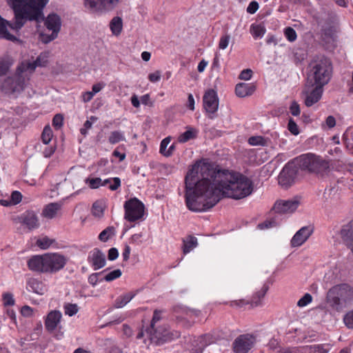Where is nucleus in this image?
<instances>
[{"label": "nucleus", "mask_w": 353, "mask_h": 353, "mask_svg": "<svg viewBox=\"0 0 353 353\" xmlns=\"http://www.w3.org/2000/svg\"><path fill=\"white\" fill-rule=\"evenodd\" d=\"M185 204L193 212L213 208L223 196L241 199L251 194L252 182L228 170H219L203 161L194 164L185 179Z\"/></svg>", "instance_id": "f257e3e1"}, {"label": "nucleus", "mask_w": 353, "mask_h": 353, "mask_svg": "<svg viewBox=\"0 0 353 353\" xmlns=\"http://www.w3.org/2000/svg\"><path fill=\"white\" fill-rule=\"evenodd\" d=\"M67 262L68 259L64 255L58 252H48L32 256L27 261V265L33 272L54 274L62 270Z\"/></svg>", "instance_id": "f03ea898"}, {"label": "nucleus", "mask_w": 353, "mask_h": 353, "mask_svg": "<svg viewBox=\"0 0 353 353\" xmlns=\"http://www.w3.org/2000/svg\"><path fill=\"white\" fill-rule=\"evenodd\" d=\"M309 68L306 80L308 85L324 87L329 83L332 74V65L329 59L318 57L310 62Z\"/></svg>", "instance_id": "7ed1b4c3"}, {"label": "nucleus", "mask_w": 353, "mask_h": 353, "mask_svg": "<svg viewBox=\"0 0 353 353\" xmlns=\"http://www.w3.org/2000/svg\"><path fill=\"white\" fill-rule=\"evenodd\" d=\"M325 300L332 309L341 312L353 303V287L348 283L335 285L327 291Z\"/></svg>", "instance_id": "20e7f679"}, {"label": "nucleus", "mask_w": 353, "mask_h": 353, "mask_svg": "<svg viewBox=\"0 0 353 353\" xmlns=\"http://www.w3.org/2000/svg\"><path fill=\"white\" fill-rule=\"evenodd\" d=\"M6 1L14 12V22L10 23L0 16V39L14 41L17 38L8 31L7 26L15 30H19L22 27V0H6Z\"/></svg>", "instance_id": "39448f33"}, {"label": "nucleus", "mask_w": 353, "mask_h": 353, "mask_svg": "<svg viewBox=\"0 0 353 353\" xmlns=\"http://www.w3.org/2000/svg\"><path fill=\"white\" fill-rule=\"evenodd\" d=\"M48 1L49 0H23V21H43V10Z\"/></svg>", "instance_id": "423d86ee"}, {"label": "nucleus", "mask_w": 353, "mask_h": 353, "mask_svg": "<svg viewBox=\"0 0 353 353\" xmlns=\"http://www.w3.org/2000/svg\"><path fill=\"white\" fill-rule=\"evenodd\" d=\"M124 218L130 222L141 219L144 214L143 203L137 198L130 199L124 203Z\"/></svg>", "instance_id": "0eeeda50"}, {"label": "nucleus", "mask_w": 353, "mask_h": 353, "mask_svg": "<svg viewBox=\"0 0 353 353\" xmlns=\"http://www.w3.org/2000/svg\"><path fill=\"white\" fill-rule=\"evenodd\" d=\"M22 63L17 68L16 74L6 77L2 82L1 90L6 94H14L19 92L22 88Z\"/></svg>", "instance_id": "6e6552de"}, {"label": "nucleus", "mask_w": 353, "mask_h": 353, "mask_svg": "<svg viewBox=\"0 0 353 353\" xmlns=\"http://www.w3.org/2000/svg\"><path fill=\"white\" fill-rule=\"evenodd\" d=\"M299 168L294 160L288 162L279 175V183L283 188H288L292 185L297 176Z\"/></svg>", "instance_id": "1a4fd4ad"}, {"label": "nucleus", "mask_w": 353, "mask_h": 353, "mask_svg": "<svg viewBox=\"0 0 353 353\" xmlns=\"http://www.w3.org/2000/svg\"><path fill=\"white\" fill-rule=\"evenodd\" d=\"M323 93V87L317 85H308L306 82L301 93L304 97L305 105L307 107L312 106L321 99Z\"/></svg>", "instance_id": "9d476101"}, {"label": "nucleus", "mask_w": 353, "mask_h": 353, "mask_svg": "<svg viewBox=\"0 0 353 353\" xmlns=\"http://www.w3.org/2000/svg\"><path fill=\"white\" fill-rule=\"evenodd\" d=\"M255 343V338L251 334L239 336L233 342L234 353H248Z\"/></svg>", "instance_id": "9b49d317"}, {"label": "nucleus", "mask_w": 353, "mask_h": 353, "mask_svg": "<svg viewBox=\"0 0 353 353\" xmlns=\"http://www.w3.org/2000/svg\"><path fill=\"white\" fill-rule=\"evenodd\" d=\"M145 332L149 339L157 344H162L172 339L168 330L159 325L154 330L146 329Z\"/></svg>", "instance_id": "f8f14e48"}, {"label": "nucleus", "mask_w": 353, "mask_h": 353, "mask_svg": "<svg viewBox=\"0 0 353 353\" xmlns=\"http://www.w3.org/2000/svg\"><path fill=\"white\" fill-rule=\"evenodd\" d=\"M203 107L205 111L210 114L209 118L213 119L214 114L219 108V99L216 91L212 89L205 92L203 97Z\"/></svg>", "instance_id": "ddd939ff"}, {"label": "nucleus", "mask_w": 353, "mask_h": 353, "mask_svg": "<svg viewBox=\"0 0 353 353\" xmlns=\"http://www.w3.org/2000/svg\"><path fill=\"white\" fill-rule=\"evenodd\" d=\"M299 204L300 201L297 198L280 200L274 203L272 209L279 214L292 213L298 208Z\"/></svg>", "instance_id": "4468645a"}, {"label": "nucleus", "mask_w": 353, "mask_h": 353, "mask_svg": "<svg viewBox=\"0 0 353 353\" xmlns=\"http://www.w3.org/2000/svg\"><path fill=\"white\" fill-rule=\"evenodd\" d=\"M120 0H85V8L92 11H97L101 9L111 10L119 3Z\"/></svg>", "instance_id": "2eb2a0df"}, {"label": "nucleus", "mask_w": 353, "mask_h": 353, "mask_svg": "<svg viewBox=\"0 0 353 353\" xmlns=\"http://www.w3.org/2000/svg\"><path fill=\"white\" fill-rule=\"evenodd\" d=\"M319 156L312 153L302 154L295 158L294 163H296L299 169L301 170H307L312 172L313 168L315 165L316 161Z\"/></svg>", "instance_id": "dca6fc26"}, {"label": "nucleus", "mask_w": 353, "mask_h": 353, "mask_svg": "<svg viewBox=\"0 0 353 353\" xmlns=\"http://www.w3.org/2000/svg\"><path fill=\"white\" fill-rule=\"evenodd\" d=\"M88 261L94 270H99L106 264L105 255L99 249L94 248L89 252Z\"/></svg>", "instance_id": "f3484780"}, {"label": "nucleus", "mask_w": 353, "mask_h": 353, "mask_svg": "<svg viewBox=\"0 0 353 353\" xmlns=\"http://www.w3.org/2000/svg\"><path fill=\"white\" fill-rule=\"evenodd\" d=\"M313 230L310 226H305L297 231L291 239L292 247H299L303 244L312 234Z\"/></svg>", "instance_id": "a211bd4d"}, {"label": "nucleus", "mask_w": 353, "mask_h": 353, "mask_svg": "<svg viewBox=\"0 0 353 353\" xmlns=\"http://www.w3.org/2000/svg\"><path fill=\"white\" fill-rule=\"evenodd\" d=\"M48 62V52H41L37 59L32 62H28L26 64L23 63V72H33L37 67H45Z\"/></svg>", "instance_id": "6ab92c4d"}, {"label": "nucleus", "mask_w": 353, "mask_h": 353, "mask_svg": "<svg viewBox=\"0 0 353 353\" xmlns=\"http://www.w3.org/2000/svg\"><path fill=\"white\" fill-rule=\"evenodd\" d=\"M62 314L59 310H52L48 313L45 321V327L49 332H53L60 323Z\"/></svg>", "instance_id": "aec40b11"}, {"label": "nucleus", "mask_w": 353, "mask_h": 353, "mask_svg": "<svg viewBox=\"0 0 353 353\" xmlns=\"http://www.w3.org/2000/svg\"><path fill=\"white\" fill-rule=\"evenodd\" d=\"M45 26L48 30L58 34L61 26L60 17L54 13L50 14L45 20Z\"/></svg>", "instance_id": "412c9836"}, {"label": "nucleus", "mask_w": 353, "mask_h": 353, "mask_svg": "<svg viewBox=\"0 0 353 353\" xmlns=\"http://www.w3.org/2000/svg\"><path fill=\"white\" fill-rule=\"evenodd\" d=\"M39 221L37 213L34 211H26L23 215V225H25L28 230H32L39 227Z\"/></svg>", "instance_id": "4be33fe9"}, {"label": "nucleus", "mask_w": 353, "mask_h": 353, "mask_svg": "<svg viewBox=\"0 0 353 353\" xmlns=\"http://www.w3.org/2000/svg\"><path fill=\"white\" fill-rule=\"evenodd\" d=\"M26 288L29 291L38 294H43L46 292V285L39 279L30 278L27 281Z\"/></svg>", "instance_id": "5701e85b"}, {"label": "nucleus", "mask_w": 353, "mask_h": 353, "mask_svg": "<svg viewBox=\"0 0 353 353\" xmlns=\"http://www.w3.org/2000/svg\"><path fill=\"white\" fill-rule=\"evenodd\" d=\"M330 172V163L323 159L321 157H318L315 165L313 168L312 172L323 177Z\"/></svg>", "instance_id": "b1692460"}, {"label": "nucleus", "mask_w": 353, "mask_h": 353, "mask_svg": "<svg viewBox=\"0 0 353 353\" xmlns=\"http://www.w3.org/2000/svg\"><path fill=\"white\" fill-rule=\"evenodd\" d=\"M255 86L245 83H239L236 85L235 93L239 97H245L253 94Z\"/></svg>", "instance_id": "393cba45"}, {"label": "nucleus", "mask_w": 353, "mask_h": 353, "mask_svg": "<svg viewBox=\"0 0 353 353\" xmlns=\"http://www.w3.org/2000/svg\"><path fill=\"white\" fill-rule=\"evenodd\" d=\"M341 236L345 243L348 246L353 242V222L343 226L340 232Z\"/></svg>", "instance_id": "a878e982"}, {"label": "nucleus", "mask_w": 353, "mask_h": 353, "mask_svg": "<svg viewBox=\"0 0 353 353\" xmlns=\"http://www.w3.org/2000/svg\"><path fill=\"white\" fill-rule=\"evenodd\" d=\"M269 290V285L265 283L261 289L256 292L252 296L250 301H249V304L251 305L252 307H257L261 305V301L263 297L265 296L266 292Z\"/></svg>", "instance_id": "bb28decb"}, {"label": "nucleus", "mask_w": 353, "mask_h": 353, "mask_svg": "<svg viewBox=\"0 0 353 353\" xmlns=\"http://www.w3.org/2000/svg\"><path fill=\"white\" fill-rule=\"evenodd\" d=\"M22 200V194L19 191L14 190L11 193L10 196L7 199H1L0 204L5 207L15 205Z\"/></svg>", "instance_id": "cd10ccee"}, {"label": "nucleus", "mask_w": 353, "mask_h": 353, "mask_svg": "<svg viewBox=\"0 0 353 353\" xmlns=\"http://www.w3.org/2000/svg\"><path fill=\"white\" fill-rule=\"evenodd\" d=\"M110 29L113 35L118 37L123 30V20L120 17H114L110 22Z\"/></svg>", "instance_id": "c85d7f7f"}, {"label": "nucleus", "mask_w": 353, "mask_h": 353, "mask_svg": "<svg viewBox=\"0 0 353 353\" xmlns=\"http://www.w3.org/2000/svg\"><path fill=\"white\" fill-rule=\"evenodd\" d=\"M61 205L58 203H49L44 208L42 214L46 218L53 219L61 209Z\"/></svg>", "instance_id": "c756f323"}, {"label": "nucleus", "mask_w": 353, "mask_h": 353, "mask_svg": "<svg viewBox=\"0 0 353 353\" xmlns=\"http://www.w3.org/2000/svg\"><path fill=\"white\" fill-rule=\"evenodd\" d=\"M198 245L197 239L192 235L188 236L185 239H183V252L184 254L189 253Z\"/></svg>", "instance_id": "7c9ffc66"}, {"label": "nucleus", "mask_w": 353, "mask_h": 353, "mask_svg": "<svg viewBox=\"0 0 353 353\" xmlns=\"http://www.w3.org/2000/svg\"><path fill=\"white\" fill-rule=\"evenodd\" d=\"M134 296V294L130 292L121 296H119L116 299L114 303V307L116 308H121L129 303Z\"/></svg>", "instance_id": "2f4dec72"}, {"label": "nucleus", "mask_w": 353, "mask_h": 353, "mask_svg": "<svg viewBox=\"0 0 353 353\" xmlns=\"http://www.w3.org/2000/svg\"><path fill=\"white\" fill-rule=\"evenodd\" d=\"M196 130L192 128H188L187 130L179 135L178 141L180 143H185L196 137Z\"/></svg>", "instance_id": "473e14b6"}, {"label": "nucleus", "mask_w": 353, "mask_h": 353, "mask_svg": "<svg viewBox=\"0 0 353 353\" xmlns=\"http://www.w3.org/2000/svg\"><path fill=\"white\" fill-rule=\"evenodd\" d=\"M265 31V27L261 24H252L250 26V33L254 39L262 38Z\"/></svg>", "instance_id": "72a5a7b5"}, {"label": "nucleus", "mask_w": 353, "mask_h": 353, "mask_svg": "<svg viewBox=\"0 0 353 353\" xmlns=\"http://www.w3.org/2000/svg\"><path fill=\"white\" fill-rule=\"evenodd\" d=\"M124 141H125L124 133L119 130L111 132L108 137L109 143L112 145Z\"/></svg>", "instance_id": "f704fd0d"}, {"label": "nucleus", "mask_w": 353, "mask_h": 353, "mask_svg": "<svg viewBox=\"0 0 353 353\" xmlns=\"http://www.w3.org/2000/svg\"><path fill=\"white\" fill-rule=\"evenodd\" d=\"M115 235L114 227H108L103 230L99 235V239L102 242H106Z\"/></svg>", "instance_id": "c9c22d12"}, {"label": "nucleus", "mask_w": 353, "mask_h": 353, "mask_svg": "<svg viewBox=\"0 0 353 353\" xmlns=\"http://www.w3.org/2000/svg\"><path fill=\"white\" fill-rule=\"evenodd\" d=\"M12 64L13 60L8 57L0 59V76L5 74Z\"/></svg>", "instance_id": "e433bc0d"}, {"label": "nucleus", "mask_w": 353, "mask_h": 353, "mask_svg": "<svg viewBox=\"0 0 353 353\" xmlns=\"http://www.w3.org/2000/svg\"><path fill=\"white\" fill-rule=\"evenodd\" d=\"M55 242L54 239H51L48 236H44L41 239H38L37 240L36 244L42 250L48 249Z\"/></svg>", "instance_id": "4c0bfd02"}, {"label": "nucleus", "mask_w": 353, "mask_h": 353, "mask_svg": "<svg viewBox=\"0 0 353 353\" xmlns=\"http://www.w3.org/2000/svg\"><path fill=\"white\" fill-rule=\"evenodd\" d=\"M53 136L52 130L50 125H46L43 128L41 134V139L44 144H48L52 139Z\"/></svg>", "instance_id": "58836bf2"}, {"label": "nucleus", "mask_w": 353, "mask_h": 353, "mask_svg": "<svg viewBox=\"0 0 353 353\" xmlns=\"http://www.w3.org/2000/svg\"><path fill=\"white\" fill-rule=\"evenodd\" d=\"M122 274L121 270L117 269L108 273L103 278L101 279V281H105L107 282L112 281L119 278Z\"/></svg>", "instance_id": "ea45409f"}, {"label": "nucleus", "mask_w": 353, "mask_h": 353, "mask_svg": "<svg viewBox=\"0 0 353 353\" xmlns=\"http://www.w3.org/2000/svg\"><path fill=\"white\" fill-rule=\"evenodd\" d=\"M64 312L69 316L75 315L79 311V307L75 303H66L63 306Z\"/></svg>", "instance_id": "a19ab883"}, {"label": "nucleus", "mask_w": 353, "mask_h": 353, "mask_svg": "<svg viewBox=\"0 0 353 353\" xmlns=\"http://www.w3.org/2000/svg\"><path fill=\"white\" fill-rule=\"evenodd\" d=\"M330 350L328 344H319L310 346V350L312 353H327Z\"/></svg>", "instance_id": "79ce46f5"}, {"label": "nucleus", "mask_w": 353, "mask_h": 353, "mask_svg": "<svg viewBox=\"0 0 353 353\" xmlns=\"http://www.w3.org/2000/svg\"><path fill=\"white\" fill-rule=\"evenodd\" d=\"M248 143L251 145H265L266 140L261 136H253L248 139Z\"/></svg>", "instance_id": "37998d69"}, {"label": "nucleus", "mask_w": 353, "mask_h": 353, "mask_svg": "<svg viewBox=\"0 0 353 353\" xmlns=\"http://www.w3.org/2000/svg\"><path fill=\"white\" fill-rule=\"evenodd\" d=\"M3 305L4 306H12L14 305L13 294L10 292H4L2 294Z\"/></svg>", "instance_id": "c03bdc74"}, {"label": "nucleus", "mask_w": 353, "mask_h": 353, "mask_svg": "<svg viewBox=\"0 0 353 353\" xmlns=\"http://www.w3.org/2000/svg\"><path fill=\"white\" fill-rule=\"evenodd\" d=\"M85 183L88 184L89 187L92 189H97L101 186L102 180L101 178H88L85 180Z\"/></svg>", "instance_id": "a18cd8bd"}, {"label": "nucleus", "mask_w": 353, "mask_h": 353, "mask_svg": "<svg viewBox=\"0 0 353 353\" xmlns=\"http://www.w3.org/2000/svg\"><path fill=\"white\" fill-rule=\"evenodd\" d=\"M343 320L347 328L353 329V309L344 315Z\"/></svg>", "instance_id": "49530a36"}, {"label": "nucleus", "mask_w": 353, "mask_h": 353, "mask_svg": "<svg viewBox=\"0 0 353 353\" xmlns=\"http://www.w3.org/2000/svg\"><path fill=\"white\" fill-rule=\"evenodd\" d=\"M284 34L286 39L290 42L294 41L297 37L296 31L291 27H288L285 29Z\"/></svg>", "instance_id": "de8ad7c7"}, {"label": "nucleus", "mask_w": 353, "mask_h": 353, "mask_svg": "<svg viewBox=\"0 0 353 353\" xmlns=\"http://www.w3.org/2000/svg\"><path fill=\"white\" fill-rule=\"evenodd\" d=\"M57 35L58 34H56V32H52L50 34L41 32L39 34V39L43 43H48L49 42L55 39L57 37Z\"/></svg>", "instance_id": "09e8293b"}, {"label": "nucleus", "mask_w": 353, "mask_h": 353, "mask_svg": "<svg viewBox=\"0 0 353 353\" xmlns=\"http://www.w3.org/2000/svg\"><path fill=\"white\" fill-rule=\"evenodd\" d=\"M277 225V223L274 219H271L270 220H266L263 223H261L258 225L257 228L260 230H265L275 227Z\"/></svg>", "instance_id": "8fccbe9b"}, {"label": "nucleus", "mask_w": 353, "mask_h": 353, "mask_svg": "<svg viewBox=\"0 0 353 353\" xmlns=\"http://www.w3.org/2000/svg\"><path fill=\"white\" fill-rule=\"evenodd\" d=\"M161 312L155 310L153 313L152 319L150 322V325L147 329H154L156 327V325H158L157 323L161 321Z\"/></svg>", "instance_id": "3c124183"}, {"label": "nucleus", "mask_w": 353, "mask_h": 353, "mask_svg": "<svg viewBox=\"0 0 353 353\" xmlns=\"http://www.w3.org/2000/svg\"><path fill=\"white\" fill-rule=\"evenodd\" d=\"M312 301V296L310 294L306 293L297 302V305L303 307L310 303Z\"/></svg>", "instance_id": "603ef678"}, {"label": "nucleus", "mask_w": 353, "mask_h": 353, "mask_svg": "<svg viewBox=\"0 0 353 353\" xmlns=\"http://www.w3.org/2000/svg\"><path fill=\"white\" fill-rule=\"evenodd\" d=\"M106 271V270L97 273H92L88 276V282L90 285L92 286H95L98 282H101V279H99V276L104 273Z\"/></svg>", "instance_id": "864d4df0"}, {"label": "nucleus", "mask_w": 353, "mask_h": 353, "mask_svg": "<svg viewBox=\"0 0 353 353\" xmlns=\"http://www.w3.org/2000/svg\"><path fill=\"white\" fill-rule=\"evenodd\" d=\"M63 117L61 114H57L52 119V125L56 129H59L63 126Z\"/></svg>", "instance_id": "5fc2aeb1"}, {"label": "nucleus", "mask_w": 353, "mask_h": 353, "mask_svg": "<svg viewBox=\"0 0 353 353\" xmlns=\"http://www.w3.org/2000/svg\"><path fill=\"white\" fill-rule=\"evenodd\" d=\"M288 129L293 135H298L299 134V127L292 118L288 121Z\"/></svg>", "instance_id": "6e6d98bb"}, {"label": "nucleus", "mask_w": 353, "mask_h": 353, "mask_svg": "<svg viewBox=\"0 0 353 353\" xmlns=\"http://www.w3.org/2000/svg\"><path fill=\"white\" fill-rule=\"evenodd\" d=\"M230 36L228 34L222 35L219 42V48L221 50L225 49L230 43Z\"/></svg>", "instance_id": "4d7b16f0"}, {"label": "nucleus", "mask_w": 353, "mask_h": 353, "mask_svg": "<svg viewBox=\"0 0 353 353\" xmlns=\"http://www.w3.org/2000/svg\"><path fill=\"white\" fill-rule=\"evenodd\" d=\"M170 141H171V138L170 137H168L163 139L161 142L159 152L164 157H165V155H166V152L168 150L167 147H168V144L170 143Z\"/></svg>", "instance_id": "13d9d810"}, {"label": "nucleus", "mask_w": 353, "mask_h": 353, "mask_svg": "<svg viewBox=\"0 0 353 353\" xmlns=\"http://www.w3.org/2000/svg\"><path fill=\"white\" fill-rule=\"evenodd\" d=\"M92 214L97 217H101L103 214V208L98 203H94L92 205Z\"/></svg>", "instance_id": "bf43d9fd"}, {"label": "nucleus", "mask_w": 353, "mask_h": 353, "mask_svg": "<svg viewBox=\"0 0 353 353\" xmlns=\"http://www.w3.org/2000/svg\"><path fill=\"white\" fill-rule=\"evenodd\" d=\"M290 112L294 117L299 116L300 114V113H301L300 106L296 101H293L291 103L290 106Z\"/></svg>", "instance_id": "052dcab7"}, {"label": "nucleus", "mask_w": 353, "mask_h": 353, "mask_svg": "<svg viewBox=\"0 0 353 353\" xmlns=\"http://www.w3.org/2000/svg\"><path fill=\"white\" fill-rule=\"evenodd\" d=\"M143 233H137L131 236L130 243L135 245H140L143 243Z\"/></svg>", "instance_id": "680f3d73"}, {"label": "nucleus", "mask_w": 353, "mask_h": 353, "mask_svg": "<svg viewBox=\"0 0 353 353\" xmlns=\"http://www.w3.org/2000/svg\"><path fill=\"white\" fill-rule=\"evenodd\" d=\"M322 32H323L322 35H323L324 39H327V40L333 39L334 32V30H333L332 27L324 28L322 30Z\"/></svg>", "instance_id": "e2e57ef3"}, {"label": "nucleus", "mask_w": 353, "mask_h": 353, "mask_svg": "<svg viewBox=\"0 0 353 353\" xmlns=\"http://www.w3.org/2000/svg\"><path fill=\"white\" fill-rule=\"evenodd\" d=\"M141 103L143 105H148L149 107L154 106V101L150 99L149 94H145L141 97Z\"/></svg>", "instance_id": "0e129e2a"}, {"label": "nucleus", "mask_w": 353, "mask_h": 353, "mask_svg": "<svg viewBox=\"0 0 353 353\" xmlns=\"http://www.w3.org/2000/svg\"><path fill=\"white\" fill-rule=\"evenodd\" d=\"M121 186V179L119 177L112 178V181L110 183L109 189L112 191L117 190Z\"/></svg>", "instance_id": "69168bd1"}, {"label": "nucleus", "mask_w": 353, "mask_h": 353, "mask_svg": "<svg viewBox=\"0 0 353 353\" xmlns=\"http://www.w3.org/2000/svg\"><path fill=\"white\" fill-rule=\"evenodd\" d=\"M252 75V71L250 69H245L239 74V79L243 80H249L251 79Z\"/></svg>", "instance_id": "338daca9"}, {"label": "nucleus", "mask_w": 353, "mask_h": 353, "mask_svg": "<svg viewBox=\"0 0 353 353\" xmlns=\"http://www.w3.org/2000/svg\"><path fill=\"white\" fill-rule=\"evenodd\" d=\"M161 73L159 70H157L148 75V79L152 83L159 81L161 79Z\"/></svg>", "instance_id": "774afa93"}]
</instances>
